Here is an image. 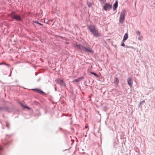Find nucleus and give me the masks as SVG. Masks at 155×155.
Masks as SVG:
<instances>
[{"label":"nucleus","mask_w":155,"mask_h":155,"mask_svg":"<svg viewBox=\"0 0 155 155\" xmlns=\"http://www.w3.org/2000/svg\"><path fill=\"white\" fill-rule=\"evenodd\" d=\"M87 26L88 29L94 37L98 38L101 36V35L99 33L98 30L96 28V26L89 25H87Z\"/></svg>","instance_id":"obj_1"},{"label":"nucleus","mask_w":155,"mask_h":155,"mask_svg":"<svg viewBox=\"0 0 155 155\" xmlns=\"http://www.w3.org/2000/svg\"><path fill=\"white\" fill-rule=\"evenodd\" d=\"M10 16L12 18L15 20L17 21H23V20L21 18V16L18 15L16 14L15 12H12Z\"/></svg>","instance_id":"obj_2"},{"label":"nucleus","mask_w":155,"mask_h":155,"mask_svg":"<svg viewBox=\"0 0 155 155\" xmlns=\"http://www.w3.org/2000/svg\"><path fill=\"white\" fill-rule=\"evenodd\" d=\"M126 11L125 9H123L121 12L119 18V22L121 24H123L125 20V14Z\"/></svg>","instance_id":"obj_3"},{"label":"nucleus","mask_w":155,"mask_h":155,"mask_svg":"<svg viewBox=\"0 0 155 155\" xmlns=\"http://www.w3.org/2000/svg\"><path fill=\"white\" fill-rule=\"evenodd\" d=\"M86 52H89L91 53H94V51L89 47V46H87L86 47L84 46H82V50Z\"/></svg>","instance_id":"obj_4"},{"label":"nucleus","mask_w":155,"mask_h":155,"mask_svg":"<svg viewBox=\"0 0 155 155\" xmlns=\"http://www.w3.org/2000/svg\"><path fill=\"white\" fill-rule=\"evenodd\" d=\"M32 90L35 92L36 93L39 94L43 95H47L46 94L42 91L41 90L38 88L33 89Z\"/></svg>","instance_id":"obj_5"},{"label":"nucleus","mask_w":155,"mask_h":155,"mask_svg":"<svg viewBox=\"0 0 155 155\" xmlns=\"http://www.w3.org/2000/svg\"><path fill=\"white\" fill-rule=\"evenodd\" d=\"M112 5L109 3H107L103 6L104 9L106 11H109L112 8Z\"/></svg>","instance_id":"obj_6"},{"label":"nucleus","mask_w":155,"mask_h":155,"mask_svg":"<svg viewBox=\"0 0 155 155\" xmlns=\"http://www.w3.org/2000/svg\"><path fill=\"white\" fill-rule=\"evenodd\" d=\"M127 81L128 84L130 85V87H132L133 83L132 78L130 77H128L127 78Z\"/></svg>","instance_id":"obj_7"},{"label":"nucleus","mask_w":155,"mask_h":155,"mask_svg":"<svg viewBox=\"0 0 155 155\" xmlns=\"http://www.w3.org/2000/svg\"><path fill=\"white\" fill-rule=\"evenodd\" d=\"M83 78H84V77H80L79 78H78L77 79H76L72 81V82L74 83V82H79Z\"/></svg>","instance_id":"obj_8"},{"label":"nucleus","mask_w":155,"mask_h":155,"mask_svg":"<svg viewBox=\"0 0 155 155\" xmlns=\"http://www.w3.org/2000/svg\"><path fill=\"white\" fill-rule=\"evenodd\" d=\"M118 1H116L115 3L113 5V11H114L116 10L118 7Z\"/></svg>","instance_id":"obj_9"},{"label":"nucleus","mask_w":155,"mask_h":155,"mask_svg":"<svg viewBox=\"0 0 155 155\" xmlns=\"http://www.w3.org/2000/svg\"><path fill=\"white\" fill-rule=\"evenodd\" d=\"M76 48H77L78 50H82V46L81 45L80 46L79 45H78L77 44H76Z\"/></svg>","instance_id":"obj_10"},{"label":"nucleus","mask_w":155,"mask_h":155,"mask_svg":"<svg viewBox=\"0 0 155 155\" xmlns=\"http://www.w3.org/2000/svg\"><path fill=\"white\" fill-rule=\"evenodd\" d=\"M128 34L127 33H126L124 36V38L123 40V41H124L126 40L128 38Z\"/></svg>","instance_id":"obj_11"},{"label":"nucleus","mask_w":155,"mask_h":155,"mask_svg":"<svg viewBox=\"0 0 155 155\" xmlns=\"http://www.w3.org/2000/svg\"><path fill=\"white\" fill-rule=\"evenodd\" d=\"M3 149L2 147L0 145V155H4L3 153Z\"/></svg>","instance_id":"obj_12"},{"label":"nucleus","mask_w":155,"mask_h":155,"mask_svg":"<svg viewBox=\"0 0 155 155\" xmlns=\"http://www.w3.org/2000/svg\"><path fill=\"white\" fill-rule=\"evenodd\" d=\"M60 85L61 86L64 87H66L65 83V82H64V81L63 80H61V81Z\"/></svg>","instance_id":"obj_13"},{"label":"nucleus","mask_w":155,"mask_h":155,"mask_svg":"<svg viewBox=\"0 0 155 155\" xmlns=\"http://www.w3.org/2000/svg\"><path fill=\"white\" fill-rule=\"evenodd\" d=\"M61 80H62V79H58L56 80H55V82L57 84H60L61 82Z\"/></svg>","instance_id":"obj_14"},{"label":"nucleus","mask_w":155,"mask_h":155,"mask_svg":"<svg viewBox=\"0 0 155 155\" xmlns=\"http://www.w3.org/2000/svg\"><path fill=\"white\" fill-rule=\"evenodd\" d=\"M114 79H115L114 82L116 83V84H117L119 82V81L118 78L117 77H115Z\"/></svg>","instance_id":"obj_15"},{"label":"nucleus","mask_w":155,"mask_h":155,"mask_svg":"<svg viewBox=\"0 0 155 155\" xmlns=\"http://www.w3.org/2000/svg\"><path fill=\"white\" fill-rule=\"evenodd\" d=\"M5 122L6 124H5L6 127L8 129H9V128L10 127V124L7 121H5Z\"/></svg>","instance_id":"obj_16"},{"label":"nucleus","mask_w":155,"mask_h":155,"mask_svg":"<svg viewBox=\"0 0 155 155\" xmlns=\"http://www.w3.org/2000/svg\"><path fill=\"white\" fill-rule=\"evenodd\" d=\"M90 73L94 75V76L97 77H99L98 75L96 73L94 72L91 71L90 72Z\"/></svg>","instance_id":"obj_17"},{"label":"nucleus","mask_w":155,"mask_h":155,"mask_svg":"<svg viewBox=\"0 0 155 155\" xmlns=\"http://www.w3.org/2000/svg\"><path fill=\"white\" fill-rule=\"evenodd\" d=\"M33 22L34 23L38 24L40 25H43L42 24L39 23V22H38V21H33Z\"/></svg>","instance_id":"obj_18"},{"label":"nucleus","mask_w":155,"mask_h":155,"mask_svg":"<svg viewBox=\"0 0 155 155\" xmlns=\"http://www.w3.org/2000/svg\"><path fill=\"white\" fill-rule=\"evenodd\" d=\"M87 5L89 7H90L92 5V3L91 2H87Z\"/></svg>","instance_id":"obj_19"},{"label":"nucleus","mask_w":155,"mask_h":155,"mask_svg":"<svg viewBox=\"0 0 155 155\" xmlns=\"http://www.w3.org/2000/svg\"><path fill=\"white\" fill-rule=\"evenodd\" d=\"M33 103L35 105H38L39 104V103L36 101H34Z\"/></svg>","instance_id":"obj_20"},{"label":"nucleus","mask_w":155,"mask_h":155,"mask_svg":"<svg viewBox=\"0 0 155 155\" xmlns=\"http://www.w3.org/2000/svg\"><path fill=\"white\" fill-rule=\"evenodd\" d=\"M23 107H24L25 108L28 109V110H30L31 109L30 107H29L28 106H26V105L24 106Z\"/></svg>","instance_id":"obj_21"},{"label":"nucleus","mask_w":155,"mask_h":155,"mask_svg":"<svg viewBox=\"0 0 155 155\" xmlns=\"http://www.w3.org/2000/svg\"><path fill=\"white\" fill-rule=\"evenodd\" d=\"M126 48H131L134 49V50H135V49L134 48V47L132 46H129L127 45H126Z\"/></svg>","instance_id":"obj_22"},{"label":"nucleus","mask_w":155,"mask_h":155,"mask_svg":"<svg viewBox=\"0 0 155 155\" xmlns=\"http://www.w3.org/2000/svg\"><path fill=\"white\" fill-rule=\"evenodd\" d=\"M121 45L122 47L125 46L126 47V45H125L124 42V41H123V40H122V41L121 42Z\"/></svg>","instance_id":"obj_23"},{"label":"nucleus","mask_w":155,"mask_h":155,"mask_svg":"<svg viewBox=\"0 0 155 155\" xmlns=\"http://www.w3.org/2000/svg\"><path fill=\"white\" fill-rule=\"evenodd\" d=\"M136 33L137 35H140V33L139 31L137 30L136 31Z\"/></svg>","instance_id":"obj_24"},{"label":"nucleus","mask_w":155,"mask_h":155,"mask_svg":"<svg viewBox=\"0 0 155 155\" xmlns=\"http://www.w3.org/2000/svg\"><path fill=\"white\" fill-rule=\"evenodd\" d=\"M100 2L103 3H104L106 2V0H99Z\"/></svg>","instance_id":"obj_25"},{"label":"nucleus","mask_w":155,"mask_h":155,"mask_svg":"<svg viewBox=\"0 0 155 155\" xmlns=\"http://www.w3.org/2000/svg\"><path fill=\"white\" fill-rule=\"evenodd\" d=\"M143 37L142 36H141L139 37L138 38V39L139 40H142L143 39Z\"/></svg>","instance_id":"obj_26"},{"label":"nucleus","mask_w":155,"mask_h":155,"mask_svg":"<svg viewBox=\"0 0 155 155\" xmlns=\"http://www.w3.org/2000/svg\"><path fill=\"white\" fill-rule=\"evenodd\" d=\"M8 143H5L4 144V145L6 147H7L8 146Z\"/></svg>","instance_id":"obj_27"},{"label":"nucleus","mask_w":155,"mask_h":155,"mask_svg":"<svg viewBox=\"0 0 155 155\" xmlns=\"http://www.w3.org/2000/svg\"><path fill=\"white\" fill-rule=\"evenodd\" d=\"M145 102V101L144 100H143L142 101L140 102V104L141 105L142 104Z\"/></svg>","instance_id":"obj_28"},{"label":"nucleus","mask_w":155,"mask_h":155,"mask_svg":"<svg viewBox=\"0 0 155 155\" xmlns=\"http://www.w3.org/2000/svg\"><path fill=\"white\" fill-rule=\"evenodd\" d=\"M4 64L5 65H6L7 66H9V65L8 64L5 63V64Z\"/></svg>","instance_id":"obj_29"},{"label":"nucleus","mask_w":155,"mask_h":155,"mask_svg":"<svg viewBox=\"0 0 155 155\" xmlns=\"http://www.w3.org/2000/svg\"><path fill=\"white\" fill-rule=\"evenodd\" d=\"M59 130H63V129H62V128H61V127H59Z\"/></svg>","instance_id":"obj_30"},{"label":"nucleus","mask_w":155,"mask_h":155,"mask_svg":"<svg viewBox=\"0 0 155 155\" xmlns=\"http://www.w3.org/2000/svg\"><path fill=\"white\" fill-rule=\"evenodd\" d=\"M4 64H5V63H0V65Z\"/></svg>","instance_id":"obj_31"},{"label":"nucleus","mask_w":155,"mask_h":155,"mask_svg":"<svg viewBox=\"0 0 155 155\" xmlns=\"http://www.w3.org/2000/svg\"><path fill=\"white\" fill-rule=\"evenodd\" d=\"M41 79V78H39L37 80V81H39Z\"/></svg>","instance_id":"obj_32"},{"label":"nucleus","mask_w":155,"mask_h":155,"mask_svg":"<svg viewBox=\"0 0 155 155\" xmlns=\"http://www.w3.org/2000/svg\"><path fill=\"white\" fill-rule=\"evenodd\" d=\"M54 90H55V91H57V89H56V87H55V88H54Z\"/></svg>","instance_id":"obj_33"},{"label":"nucleus","mask_w":155,"mask_h":155,"mask_svg":"<svg viewBox=\"0 0 155 155\" xmlns=\"http://www.w3.org/2000/svg\"><path fill=\"white\" fill-rule=\"evenodd\" d=\"M85 128H87V126H86L85 127Z\"/></svg>","instance_id":"obj_34"},{"label":"nucleus","mask_w":155,"mask_h":155,"mask_svg":"<svg viewBox=\"0 0 155 155\" xmlns=\"http://www.w3.org/2000/svg\"><path fill=\"white\" fill-rule=\"evenodd\" d=\"M87 135H84V137H87Z\"/></svg>","instance_id":"obj_35"},{"label":"nucleus","mask_w":155,"mask_h":155,"mask_svg":"<svg viewBox=\"0 0 155 155\" xmlns=\"http://www.w3.org/2000/svg\"><path fill=\"white\" fill-rule=\"evenodd\" d=\"M154 5H155V2L153 3Z\"/></svg>","instance_id":"obj_36"},{"label":"nucleus","mask_w":155,"mask_h":155,"mask_svg":"<svg viewBox=\"0 0 155 155\" xmlns=\"http://www.w3.org/2000/svg\"><path fill=\"white\" fill-rule=\"evenodd\" d=\"M84 134H83V135H82V136H84Z\"/></svg>","instance_id":"obj_37"},{"label":"nucleus","mask_w":155,"mask_h":155,"mask_svg":"<svg viewBox=\"0 0 155 155\" xmlns=\"http://www.w3.org/2000/svg\"><path fill=\"white\" fill-rule=\"evenodd\" d=\"M1 108H0V110H1Z\"/></svg>","instance_id":"obj_38"},{"label":"nucleus","mask_w":155,"mask_h":155,"mask_svg":"<svg viewBox=\"0 0 155 155\" xmlns=\"http://www.w3.org/2000/svg\"><path fill=\"white\" fill-rule=\"evenodd\" d=\"M8 1H9V0H7Z\"/></svg>","instance_id":"obj_39"}]
</instances>
